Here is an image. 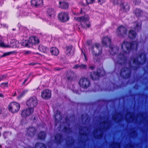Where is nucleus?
<instances>
[{
    "mask_svg": "<svg viewBox=\"0 0 148 148\" xmlns=\"http://www.w3.org/2000/svg\"><path fill=\"white\" fill-rule=\"evenodd\" d=\"M59 7L62 9H67L69 7L68 4L64 2H60Z\"/></svg>",
    "mask_w": 148,
    "mask_h": 148,
    "instance_id": "nucleus-29",
    "label": "nucleus"
},
{
    "mask_svg": "<svg viewBox=\"0 0 148 148\" xmlns=\"http://www.w3.org/2000/svg\"><path fill=\"white\" fill-rule=\"evenodd\" d=\"M84 57L85 58V59L86 60V54L85 53H84Z\"/></svg>",
    "mask_w": 148,
    "mask_h": 148,
    "instance_id": "nucleus-62",
    "label": "nucleus"
},
{
    "mask_svg": "<svg viewBox=\"0 0 148 148\" xmlns=\"http://www.w3.org/2000/svg\"><path fill=\"white\" fill-rule=\"evenodd\" d=\"M26 105L28 107L33 108L36 107L38 104V100L37 98L35 96L30 98L26 103Z\"/></svg>",
    "mask_w": 148,
    "mask_h": 148,
    "instance_id": "nucleus-6",
    "label": "nucleus"
},
{
    "mask_svg": "<svg viewBox=\"0 0 148 148\" xmlns=\"http://www.w3.org/2000/svg\"><path fill=\"white\" fill-rule=\"evenodd\" d=\"M36 130L34 128L31 127L29 128L27 131V134L30 136L32 137L34 136Z\"/></svg>",
    "mask_w": 148,
    "mask_h": 148,
    "instance_id": "nucleus-22",
    "label": "nucleus"
},
{
    "mask_svg": "<svg viewBox=\"0 0 148 148\" xmlns=\"http://www.w3.org/2000/svg\"><path fill=\"white\" fill-rule=\"evenodd\" d=\"M30 64L32 65H34V64H33V63H31V64Z\"/></svg>",
    "mask_w": 148,
    "mask_h": 148,
    "instance_id": "nucleus-63",
    "label": "nucleus"
},
{
    "mask_svg": "<svg viewBox=\"0 0 148 148\" xmlns=\"http://www.w3.org/2000/svg\"><path fill=\"white\" fill-rule=\"evenodd\" d=\"M137 45V42L135 41L131 43L127 41H124L121 44V51L123 53H128L131 48L136 49Z\"/></svg>",
    "mask_w": 148,
    "mask_h": 148,
    "instance_id": "nucleus-2",
    "label": "nucleus"
},
{
    "mask_svg": "<svg viewBox=\"0 0 148 148\" xmlns=\"http://www.w3.org/2000/svg\"><path fill=\"white\" fill-rule=\"evenodd\" d=\"M125 148H134V146L130 143L126 145Z\"/></svg>",
    "mask_w": 148,
    "mask_h": 148,
    "instance_id": "nucleus-49",
    "label": "nucleus"
},
{
    "mask_svg": "<svg viewBox=\"0 0 148 148\" xmlns=\"http://www.w3.org/2000/svg\"><path fill=\"white\" fill-rule=\"evenodd\" d=\"M61 136L60 134L56 135L55 137V142L57 143H59L61 140Z\"/></svg>",
    "mask_w": 148,
    "mask_h": 148,
    "instance_id": "nucleus-34",
    "label": "nucleus"
},
{
    "mask_svg": "<svg viewBox=\"0 0 148 148\" xmlns=\"http://www.w3.org/2000/svg\"><path fill=\"white\" fill-rule=\"evenodd\" d=\"M74 143V140L71 137L69 138V140L67 141V143L68 145H71L73 144Z\"/></svg>",
    "mask_w": 148,
    "mask_h": 148,
    "instance_id": "nucleus-40",
    "label": "nucleus"
},
{
    "mask_svg": "<svg viewBox=\"0 0 148 148\" xmlns=\"http://www.w3.org/2000/svg\"><path fill=\"white\" fill-rule=\"evenodd\" d=\"M21 44L23 46L25 47H29V41L25 40H23L21 42Z\"/></svg>",
    "mask_w": 148,
    "mask_h": 148,
    "instance_id": "nucleus-37",
    "label": "nucleus"
},
{
    "mask_svg": "<svg viewBox=\"0 0 148 148\" xmlns=\"http://www.w3.org/2000/svg\"><path fill=\"white\" fill-rule=\"evenodd\" d=\"M67 77L68 79L71 80L75 77V74L74 72L71 71H69L67 74Z\"/></svg>",
    "mask_w": 148,
    "mask_h": 148,
    "instance_id": "nucleus-26",
    "label": "nucleus"
},
{
    "mask_svg": "<svg viewBox=\"0 0 148 148\" xmlns=\"http://www.w3.org/2000/svg\"><path fill=\"white\" fill-rule=\"evenodd\" d=\"M121 7L124 11H126L129 10V6L128 3L126 2H121V4H120Z\"/></svg>",
    "mask_w": 148,
    "mask_h": 148,
    "instance_id": "nucleus-28",
    "label": "nucleus"
},
{
    "mask_svg": "<svg viewBox=\"0 0 148 148\" xmlns=\"http://www.w3.org/2000/svg\"><path fill=\"white\" fill-rule=\"evenodd\" d=\"M47 14L50 17L52 18L54 16L55 11L54 9L52 8H48L46 11Z\"/></svg>",
    "mask_w": 148,
    "mask_h": 148,
    "instance_id": "nucleus-18",
    "label": "nucleus"
},
{
    "mask_svg": "<svg viewBox=\"0 0 148 148\" xmlns=\"http://www.w3.org/2000/svg\"><path fill=\"white\" fill-rule=\"evenodd\" d=\"M11 133L10 132H5L3 133V136L4 138H6L10 136L11 135Z\"/></svg>",
    "mask_w": 148,
    "mask_h": 148,
    "instance_id": "nucleus-43",
    "label": "nucleus"
},
{
    "mask_svg": "<svg viewBox=\"0 0 148 148\" xmlns=\"http://www.w3.org/2000/svg\"><path fill=\"white\" fill-rule=\"evenodd\" d=\"M80 68L81 69H87V66L86 65L84 64H79Z\"/></svg>",
    "mask_w": 148,
    "mask_h": 148,
    "instance_id": "nucleus-46",
    "label": "nucleus"
},
{
    "mask_svg": "<svg viewBox=\"0 0 148 148\" xmlns=\"http://www.w3.org/2000/svg\"><path fill=\"white\" fill-rule=\"evenodd\" d=\"M86 3L88 5L89 4H91L94 2L95 0H86Z\"/></svg>",
    "mask_w": 148,
    "mask_h": 148,
    "instance_id": "nucleus-48",
    "label": "nucleus"
},
{
    "mask_svg": "<svg viewBox=\"0 0 148 148\" xmlns=\"http://www.w3.org/2000/svg\"><path fill=\"white\" fill-rule=\"evenodd\" d=\"M136 36V33L134 30H132L129 31L128 35L129 38L131 39H134Z\"/></svg>",
    "mask_w": 148,
    "mask_h": 148,
    "instance_id": "nucleus-24",
    "label": "nucleus"
},
{
    "mask_svg": "<svg viewBox=\"0 0 148 148\" xmlns=\"http://www.w3.org/2000/svg\"><path fill=\"white\" fill-rule=\"evenodd\" d=\"M102 41L103 45L108 46L110 44L111 39L108 36H105L102 38Z\"/></svg>",
    "mask_w": 148,
    "mask_h": 148,
    "instance_id": "nucleus-17",
    "label": "nucleus"
},
{
    "mask_svg": "<svg viewBox=\"0 0 148 148\" xmlns=\"http://www.w3.org/2000/svg\"><path fill=\"white\" fill-rule=\"evenodd\" d=\"M74 19L81 22L82 26L85 27H88L90 26L89 23H86L89 19L88 16L87 15H85L83 16L79 17H75Z\"/></svg>",
    "mask_w": 148,
    "mask_h": 148,
    "instance_id": "nucleus-5",
    "label": "nucleus"
},
{
    "mask_svg": "<svg viewBox=\"0 0 148 148\" xmlns=\"http://www.w3.org/2000/svg\"><path fill=\"white\" fill-rule=\"evenodd\" d=\"M26 148H31V147H28ZM35 148H46V146L42 143H38L36 144Z\"/></svg>",
    "mask_w": 148,
    "mask_h": 148,
    "instance_id": "nucleus-33",
    "label": "nucleus"
},
{
    "mask_svg": "<svg viewBox=\"0 0 148 148\" xmlns=\"http://www.w3.org/2000/svg\"><path fill=\"white\" fill-rule=\"evenodd\" d=\"M2 80H3V79L2 78V77L1 76H0V81Z\"/></svg>",
    "mask_w": 148,
    "mask_h": 148,
    "instance_id": "nucleus-60",
    "label": "nucleus"
},
{
    "mask_svg": "<svg viewBox=\"0 0 148 148\" xmlns=\"http://www.w3.org/2000/svg\"><path fill=\"white\" fill-rule=\"evenodd\" d=\"M72 47L71 46H67L66 47V54L68 56H69L73 54L72 52Z\"/></svg>",
    "mask_w": 148,
    "mask_h": 148,
    "instance_id": "nucleus-27",
    "label": "nucleus"
},
{
    "mask_svg": "<svg viewBox=\"0 0 148 148\" xmlns=\"http://www.w3.org/2000/svg\"><path fill=\"white\" fill-rule=\"evenodd\" d=\"M118 51L119 47L116 46H114L112 47H110V49L109 50L110 53L112 55H113L117 53Z\"/></svg>",
    "mask_w": 148,
    "mask_h": 148,
    "instance_id": "nucleus-21",
    "label": "nucleus"
},
{
    "mask_svg": "<svg viewBox=\"0 0 148 148\" xmlns=\"http://www.w3.org/2000/svg\"><path fill=\"white\" fill-rule=\"evenodd\" d=\"M126 120L128 122L132 121L134 118V115L132 113H127L125 116Z\"/></svg>",
    "mask_w": 148,
    "mask_h": 148,
    "instance_id": "nucleus-20",
    "label": "nucleus"
},
{
    "mask_svg": "<svg viewBox=\"0 0 148 148\" xmlns=\"http://www.w3.org/2000/svg\"><path fill=\"white\" fill-rule=\"evenodd\" d=\"M63 130L64 132L70 131V130H69L68 125L67 127H66V126H65Z\"/></svg>",
    "mask_w": 148,
    "mask_h": 148,
    "instance_id": "nucleus-47",
    "label": "nucleus"
},
{
    "mask_svg": "<svg viewBox=\"0 0 148 148\" xmlns=\"http://www.w3.org/2000/svg\"><path fill=\"white\" fill-rule=\"evenodd\" d=\"M20 108L19 104L15 102L10 103L8 106L9 110L13 113L17 112L19 110Z\"/></svg>",
    "mask_w": 148,
    "mask_h": 148,
    "instance_id": "nucleus-7",
    "label": "nucleus"
},
{
    "mask_svg": "<svg viewBox=\"0 0 148 148\" xmlns=\"http://www.w3.org/2000/svg\"><path fill=\"white\" fill-rule=\"evenodd\" d=\"M34 110L33 108L30 107L23 111L21 112V116L23 117H26L31 115L33 113Z\"/></svg>",
    "mask_w": 148,
    "mask_h": 148,
    "instance_id": "nucleus-10",
    "label": "nucleus"
},
{
    "mask_svg": "<svg viewBox=\"0 0 148 148\" xmlns=\"http://www.w3.org/2000/svg\"><path fill=\"white\" fill-rule=\"evenodd\" d=\"M38 50L41 52L44 53H46L48 51V49L45 46L40 45L39 46Z\"/></svg>",
    "mask_w": 148,
    "mask_h": 148,
    "instance_id": "nucleus-30",
    "label": "nucleus"
},
{
    "mask_svg": "<svg viewBox=\"0 0 148 148\" xmlns=\"http://www.w3.org/2000/svg\"><path fill=\"white\" fill-rule=\"evenodd\" d=\"M111 148H120V145L119 143H113L111 145Z\"/></svg>",
    "mask_w": 148,
    "mask_h": 148,
    "instance_id": "nucleus-39",
    "label": "nucleus"
},
{
    "mask_svg": "<svg viewBox=\"0 0 148 148\" xmlns=\"http://www.w3.org/2000/svg\"><path fill=\"white\" fill-rule=\"evenodd\" d=\"M0 86L2 88H7L8 87V82H3L1 83Z\"/></svg>",
    "mask_w": 148,
    "mask_h": 148,
    "instance_id": "nucleus-42",
    "label": "nucleus"
},
{
    "mask_svg": "<svg viewBox=\"0 0 148 148\" xmlns=\"http://www.w3.org/2000/svg\"><path fill=\"white\" fill-rule=\"evenodd\" d=\"M3 79H5L7 77V75H4L1 76Z\"/></svg>",
    "mask_w": 148,
    "mask_h": 148,
    "instance_id": "nucleus-56",
    "label": "nucleus"
},
{
    "mask_svg": "<svg viewBox=\"0 0 148 148\" xmlns=\"http://www.w3.org/2000/svg\"><path fill=\"white\" fill-rule=\"evenodd\" d=\"M4 96L3 94L1 93H0V97L1 98L4 97Z\"/></svg>",
    "mask_w": 148,
    "mask_h": 148,
    "instance_id": "nucleus-58",
    "label": "nucleus"
},
{
    "mask_svg": "<svg viewBox=\"0 0 148 148\" xmlns=\"http://www.w3.org/2000/svg\"><path fill=\"white\" fill-rule=\"evenodd\" d=\"M31 3L33 6L37 8L41 7L43 5L42 0H32Z\"/></svg>",
    "mask_w": 148,
    "mask_h": 148,
    "instance_id": "nucleus-16",
    "label": "nucleus"
},
{
    "mask_svg": "<svg viewBox=\"0 0 148 148\" xmlns=\"http://www.w3.org/2000/svg\"><path fill=\"white\" fill-rule=\"evenodd\" d=\"M122 2V0H113V3L116 5L121 4Z\"/></svg>",
    "mask_w": 148,
    "mask_h": 148,
    "instance_id": "nucleus-44",
    "label": "nucleus"
},
{
    "mask_svg": "<svg viewBox=\"0 0 148 148\" xmlns=\"http://www.w3.org/2000/svg\"><path fill=\"white\" fill-rule=\"evenodd\" d=\"M119 116H121L120 114H116L115 115V116H113V118L114 120H117L118 117H119Z\"/></svg>",
    "mask_w": 148,
    "mask_h": 148,
    "instance_id": "nucleus-50",
    "label": "nucleus"
},
{
    "mask_svg": "<svg viewBox=\"0 0 148 148\" xmlns=\"http://www.w3.org/2000/svg\"><path fill=\"white\" fill-rule=\"evenodd\" d=\"M89 68L92 70H93L95 69V67L93 65H91L89 66Z\"/></svg>",
    "mask_w": 148,
    "mask_h": 148,
    "instance_id": "nucleus-55",
    "label": "nucleus"
},
{
    "mask_svg": "<svg viewBox=\"0 0 148 148\" xmlns=\"http://www.w3.org/2000/svg\"><path fill=\"white\" fill-rule=\"evenodd\" d=\"M50 51L51 54L55 56H57L59 53V51L58 49L55 47H52L50 49Z\"/></svg>",
    "mask_w": 148,
    "mask_h": 148,
    "instance_id": "nucleus-25",
    "label": "nucleus"
},
{
    "mask_svg": "<svg viewBox=\"0 0 148 148\" xmlns=\"http://www.w3.org/2000/svg\"><path fill=\"white\" fill-rule=\"evenodd\" d=\"M101 122L100 124L101 128L95 130L93 133L94 136L97 139L101 138L103 136V132L104 130V129L108 128L110 126V123L108 121H105L103 119L101 120Z\"/></svg>",
    "mask_w": 148,
    "mask_h": 148,
    "instance_id": "nucleus-1",
    "label": "nucleus"
},
{
    "mask_svg": "<svg viewBox=\"0 0 148 148\" xmlns=\"http://www.w3.org/2000/svg\"><path fill=\"white\" fill-rule=\"evenodd\" d=\"M145 56L144 52H142L140 54V55L138 59H132L130 62V64L132 63L133 64L137 65L139 64H142L145 61Z\"/></svg>",
    "mask_w": 148,
    "mask_h": 148,
    "instance_id": "nucleus-4",
    "label": "nucleus"
},
{
    "mask_svg": "<svg viewBox=\"0 0 148 148\" xmlns=\"http://www.w3.org/2000/svg\"><path fill=\"white\" fill-rule=\"evenodd\" d=\"M0 47H9V46L8 45H5L3 42L1 40H0Z\"/></svg>",
    "mask_w": 148,
    "mask_h": 148,
    "instance_id": "nucleus-41",
    "label": "nucleus"
},
{
    "mask_svg": "<svg viewBox=\"0 0 148 148\" xmlns=\"http://www.w3.org/2000/svg\"><path fill=\"white\" fill-rule=\"evenodd\" d=\"M134 25L135 26L134 28L137 30H139L141 29V23H140L136 22L134 23Z\"/></svg>",
    "mask_w": 148,
    "mask_h": 148,
    "instance_id": "nucleus-36",
    "label": "nucleus"
},
{
    "mask_svg": "<svg viewBox=\"0 0 148 148\" xmlns=\"http://www.w3.org/2000/svg\"><path fill=\"white\" fill-rule=\"evenodd\" d=\"M45 134L43 132H41L38 135V138L40 139H43L45 138Z\"/></svg>",
    "mask_w": 148,
    "mask_h": 148,
    "instance_id": "nucleus-38",
    "label": "nucleus"
},
{
    "mask_svg": "<svg viewBox=\"0 0 148 148\" xmlns=\"http://www.w3.org/2000/svg\"><path fill=\"white\" fill-rule=\"evenodd\" d=\"M12 53H13V52H10L5 53L2 56H1V57H3L5 56H8V55H10V54H11Z\"/></svg>",
    "mask_w": 148,
    "mask_h": 148,
    "instance_id": "nucleus-45",
    "label": "nucleus"
},
{
    "mask_svg": "<svg viewBox=\"0 0 148 148\" xmlns=\"http://www.w3.org/2000/svg\"><path fill=\"white\" fill-rule=\"evenodd\" d=\"M91 51L94 58L97 61H99V58H100V55L101 53V46L98 44H94L92 47Z\"/></svg>",
    "mask_w": 148,
    "mask_h": 148,
    "instance_id": "nucleus-3",
    "label": "nucleus"
},
{
    "mask_svg": "<svg viewBox=\"0 0 148 148\" xmlns=\"http://www.w3.org/2000/svg\"><path fill=\"white\" fill-rule=\"evenodd\" d=\"M41 97L45 99H49L51 97V92L48 89L43 90L41 92Z\"/></svg>",
    "mask_w": 148,
    "mask_h": 148,
    "instance_id": "nucleus-15",
    "label": "nucleus"
},
{
    "mask_svg": "<svg viewBox=\"0 0 148 148\" xmlns=\"http://www.w3.org/2000/svg\"><path fill=\"white\" fill-rule=\"evenodd\" d=\"M10 44L8 45L10 46V47H12L13 48H16L18 47V46H17L16 41L15 40H12L10 42Z\"/></svg>",
    "mask_w": 148,
    "mask_h": 148,
    "instance_id": "nucleus-31",
    "label": "nucleus"
},
{
    "mask_svg": "<svg viewBox=\"0 0 148 148\" xmlns=\"http://www.w3.org/2000/svg\"><path fill=\"white\" fill-rule=\"evenodd\" d=\"M80 13H82V10H81V12Z\"/></svg>",
    "mask_w": 148,
    "mask_h": 148,
    "instance_id": "nucleus-64",
    "label": "nucleus"
},
{
    "mask_svg": "<svg viewBox=\"0 0 148 148\" xmlns=\"http://www.w3.org/2000/svg\"><path fill=\"white\" fill-rule=\"evenodd\" d=\"M114 62L120 64H122L126 62V58L123 54H119L113 58Z\"/></svg>",
    "mask_w": 148,
    "mask_h": 148,
    "instance_id": "nucleus-8",
    "label": "nucleus"
},
{
    "mask_svg": "<svg viewBox=\"0 0 148 148\" xmlns=\"http://www.w3.org/2000/svg\"><path fill=\"white\" fill-rule=\"evenodd\" d=\"M105 74V71L103 70H98L97 72H93L91 73L90 75L91 78L93 80L97 79L100 76Z\"/></svg>",
    "mask_w": 148,
    "mask_h": 148,
    "instance_id": "nucleus-9",
    "label": "nucleus"
},
{
    "mask_svg": "<svg viewBox=\"0 0 148 148\" xmlns=\"http://www.w3.org/2000/svg\"><path fill=\"white\" fill-rule=\"evenodd\" d=\"M89 129L87 127L82 128L79 131V134L83 135H86L89 132Z\"/></svg>",
    "mask_w": 148,
    "mask_h": 148,
    "instance_id": "nucleus-23",
    "label": "nucleus"
},
{
    "mask_svg": "<svg viewBox=\"0 0 148 148\" xmlns=\"http://www.w3.org/2000/svg\"><path fill=\"white\" fill-rule=\"evenodd\" d=\"M133 2L135 4H138L140 1L139 0H134Z\"/></svg>",
    "mask_w": 148,
    "mask_h": 148,
    "instance_id": "nucleus-54",
    "label": "nucleus"
},
{
    "mask_svg": "<svg viewBox=\"0 0 148 148\" xmlns=\"http://www.w3.org/2000/svg\"><path fill=\"white\" fill-rule=\"evenodd\" d=\"M28 92V90H24L22 92V93L23 94H25V93L27 92Z\"/></svg>",
    "mask_w": 148,
    "mask_h": 148,
    "instance_id": "nucleus-57",
    "label": "nucleus"
},
{
    "mask_svg": "<svg viewBox=\"0 0 148 148\" xmlns=\"http://www.w3.org/2000/svg\"><path fill=\"white\" fill-rule=\"evenodd\" d=\"M79 84L80 86L84 88H87L89 85L90 82L86 78H82L79 81Z\"/></svg>",
    "mask_w": 148,
    "mask_h": 148,
    "instance_id": "nucleus-11",
    "label": "nucleus"
},
{
    "mask_svg": "<svg viewBox=\"0 0 148 148\" xmlns=\"http://www.w3.org/2000/svg\"><path fill=\"white\" fill-rule=\"evenodd\" d=\"M105 2L104 0H98V2L100 4H101Z\"/></svg>",
    "mask_w": 148,
    "mask_h": 148,
    "instance_id": "nucleus-53",
    "label": "nucleus"
},
{
    "mask_svg": "<svg viewBox=\"0 0 148 148\" xmlns=\"http://www.w3.org/2000/svg\"><path fill=\"white\" fill-rule=\"evenodd\" d=\"M135 14L137 17H140L143 14V11L140 9H136L134 12Z\"/></svg>",
    "mask_w": 148,
    "mask_h": 148,
    "instance_id": "nucleus-32",
    "label": "nucleus"
},
{
    "mask_svg": "<svg viewBox=\"0 0 148 148\" xmlns=\"http://www.w3.org/2000/svg\"><path fill=\"white\" fill-rule=\"evenodd\" d=\"M55 117L56 122H58L61 120L62 117L59 112H58L57 113L55 114Z\"/></svg>",
    "mask_w": 148,
    "mask_h": 148,
    "instance_id": "nucleus-35",
    "label": "nucleus"
},
{
    "mask_svg": "<svg viewBox=\"0 0 148 148\" xmlns=\"http://www.w3.org/2000/svg\"><path fill=\"white\" fill-rule=\"evenodd\" d=\"M79 66V64H77L73 67V68L74 69H77L78 68H80Z\"/></svg>",
    "mask_w": 148,
    "mask_h": 148,
    "instance_id": "nucleus-52",
    "label": "nucleus"
},
{
    "mask_svg": "<svg viewBox=\"0 0 148 148\" xmlns=\"http://www.w3.org/2000/svg\"><path fill=\"white\" fill-rule=\"evenodd\" d=\"M61 69H57V68L55 69L56 70H57V71L60 70H61Z\"/></svg>",
    "mask_w": 148,
    "mask_h": 148,
    "instance_id": "nucleus-61",
    "label": "nucleus"
},
{
    "mask_svg": "<svg viewBox=\"0 0 148 148\" xmlns=\"http://www.w3.org/2000/svg\"><path fill=\"white\" fill-rule=\"evenodd\" d=\"M58 18L62 22L68 21L69 19V17L67 13L62 12L59 13L58 15Z\"/></svg>",
    "mask_w": 148,
    "mask_h": 148,
    "instance_id": "nucleus-14",
    "label": "nucleus"
},
{
    "mask_svg": "<svg viewBox=\"0 0 148 148\" xmlns=\"http://www.w3.org/2000/svg\"><path fill=\"white\" fill-rule=\"evenodd\" d=\"M130 73V69L128 68H124L121 69L120 75L124 78H127L129 77Z\"/></svg>",
    "mask_w": 148,
    "mask_h": 148,
    "instance_id": "nucleus-13",
    "label": "nucleus"
},
{
    "mask_svg": "<svg viewBox=\"0 0 148 148\" xmlns=\"http://www.w3.org/2000/svg\"><path fill=\"white\" fill-rule=\"evenodd\" d=\"M32 53V52L30 51H25L24 53V54L25 55H28Z\"/></svg>",
    "mask_w": 148,
    "mask_h": 148,
    "instance_id": "nucleus-51",
    "label": "nucleus"
},
{
    "mask_svg": "<svg viewBox=\"0 0 148 148\" xmlns=\"http://www.w3.org/2000/svg\"><path fill=\"white\" fill-rule=\"evenodd\" d=\"M29 42L30 45V44L33 45L38 43L39 40L37 38L35 37H32L29 38Z\"/></svg>",
    "mask_w": 148,
    "mask_h": 148,
    "instance_id": "nucleus-19",
    "label": "nucleus"
},
{
    "mask_svg": "<svg viewBox=\"0 0 148 148\" xmlns=\"http://www.w3.org/2000/svg\"><path fill=\"white\" fill-rule=\"evenodd\" d=\"M126 33V29L123 26H120L117 30V34L119 36H124Z\"/></svg>",
    "mask_w": 148,
    "mask_h": 148,
    "instance_id": "nucleus-12",
    "label": "nucleus"
},
{
    "mask_svg": "<svg viewBox=\"0 0 148 148\" xmlns=\"http://www.w3.org/2000/svg\"><path fill=\"white\" fill-rule=\"evenodd\" d=\"M27 79H25V80H24V82L23 83V85L24 84H25V83L27 81Z\"/></svg>",
    "mask_w": 148,
    "mask_h": 148,
    "instance_id": "nucleus-59",
    "label": "nucleus"
}]
</instances>
